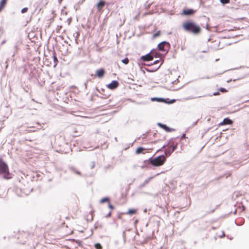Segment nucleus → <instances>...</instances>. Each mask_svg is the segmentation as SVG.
<instances>
[{"label":"nucleus","mask_w":249,"mask_h":249,"mask_svg":"<svg viewBox=\"0 0 249 249\" xmlns=\"http://www.w3.org/2000/svg\"><path fill=\"white\" fill-rule=\"evenodd\" d=\"M182 28L186 32L194 35L199 34L201 31L200 26L191 20L186 21L182 23Z\"/></svg>","instance_id":"obj_1"},{"label":"nucleus","mask_w":249,"mask_h":249,"mask_svg":"<svg viewBox=\"0 0 249 249\" xmlns=\"http://www.w3.org/2000/svg\"><path fill=\"white\" fill-rule=\"evenodd\" d=\"M0 174L6 179L12 178L8 165L0 158Z\"/></svg>","instance_id":"obj_2"},{"label":"nucleus","mask_w":249,"mask_h":249,"mask_svg":"<svg viewBox=\"0 0 249 249\" xmlns=\"http://www.w3.org/2000/svg\"><path fill=\"white\" fill-rule=\"evenodd\" d=\"M165 155H160L153 159H150L149 160V163L154 166H160L162 165L166 161Z\"/></svg>","instance_id":"obj_3"},{"label":"nucleus","mask_w":249,"mask_h":249,"mask_svg":"<svg viewBox=\"0 0 249 249\" xmlns=\"http://www.w3.org/2000/svg\"><path fill=\"white\" fill-rule=\"evenodd\" d=\"M158 47L160 51L166 53L170 49V45L168 42L162 41L158 45Z\"/></svg>","instance_id":"obj_4"},{"label":"nucleus","mask_w":249,"mask_h":249,"mask_svg":"<svg viewBox=\"0 0 249 249\" xmlns=\"http://www.w3.org/2000/svg\"><path fill=\"white\" fill-rule=\"evenodd\" d=\"M196 12V11L192 9H184L182 12L181 15H185V16H191L194 15Z\"/></svg>","instance_id":"obj_5"},{"label":"nucleus","mask_w":249,"mask_h":249,"mask_svg":"<svg viewBox=\"0 0 249 249\" xmlns=\"http://www.w3.org/2000/svg\"><path fill=\"white\" fill-rule=\"evenodd\" d=\"M141 59L144 61H149L153 59V56L151 53H148L145 55L141 56Z\"/></svg>","instance_id":"obj_6"},{"label":"nucleus","mask_w":249,"mask_h":249,"mask_svg":"<svg viewBox=\"0 0 249 249\" xmlns=\"http://www.w3.org/2000/svg\"><path fill=\"white\" fill-rule=\"evenodd\" d=\"M105 73V71L103 69L97 70L96 71L95 75L99 78H101L104 76Z\"/></svg>","instance_id":"obj_7"},{"label":"nucleus","mask_w":249,"mask_h":249,"mask_svg":"<svg viewBox=\"0 0 249 249\" xmlns=\"http://www.w3.org/2000/svg\"><path fill=\"white\" fill-rule=\"evenodd\" d=\"M118 85L119 83L117 81H113L107 85V87L111 89H113L117 88Z\"/></svg>","instance_id":"obj_8"},{"label":"nucleus","mask_w":249,"mask_h":249,"mask_svg":"<svg viewBox=\"0 0 249 249\" xmlns=\"http://www.w3.org/2000/svg\"><path fill=\"white\" fill-rule=\"evenodd\" d=\"M233 122L230 119L225 118L223 121L219 124L220 125H224L226 124H231Z\"/></svg>","instance_id":"obj_9"},{"label":"nucleus","mask_w":249,"mask_h":249,"mask_svg":"<svg viewBox=\"0 0 249 249\" xmlns=\"http://www.w3.org/2000/svg\"><path fill=\"white\" fill-rule=\"evenodd\" d=\"M147 152H148L147 149L142 147H138L136 151V153L137 154H140L141 153L144 154Z\"/></svg>","instance_id":"obj_10"},{"label":"nucleus","mask_w":249,"mask_h":249,"mask_svg":"<svg viewBox=\"0 0 249 249\" xmlns=\"http://www.w3.org/2000/svg\"><path fill=\"white\" fill-rule=\"evenodd\" d=\"M170 148H171V152H169L167 149H165V154L166 155V156L171 155V154L177 148V145L170 146Z\"/></svg>","instance_id":"obj_11"},{"label":"nucleus","mask_w":249,"mask_h":249,"mask_svg":"<svg viewBox=\"0 0 249 249\" xmlns=\"http://www.w3.org/2000/svg\"><path fill=\"white\" fill-rule=\"evenodd\" d=\"M158 125L161 128L164 129L167 132H171L172 130H173V129L170 128L167 126H166L165 124H162L161 123H159Z\"/></svg>","instance_id":"obj_12"},{"label":"nucleus","mask_w":249,"mask_h":249,"mask_svg":"<svg viewBox=\"0 0 249 249\" xmlns=\"http://www.w3.org/2000/svg\"><path fill=\"white\" fill-rule=\"evenodd\" d=\"M105 5V2L103 0H100L97 4V7L99 11H101Z\"/></svg>","instance_id":"obj_13"},{"label":"nucleus","mask_w":249,"mask_h":249,"mask_svg":"<svg viewBox=\"0 0 249 249\" xmlns=\"http://www.w3.org/2000/svg\"><path fill=\"white\" fill-rule=\"evenodd\" d=\"M137 212V210L136 209H129L127 212L126 213V214L129 215H132L136 213Z\"/></svg>","instance_id":"obj_14"},{"label":"nucleus","mask_w":249,"mask_h":249,"mask_svg":"<svg viewBox=\"0 0 249 249\" xmlns=\"http://www.w3.org/2000/svg\"><path fill=\"white\" fill-rule=\"evenodd\" d=\"M7 0H2L0 2V12L2 10V9L5 6Z\"/></svg>","instance_id":"obj_15"},{"label":"nucleus","mask_w":249,"mask_h":249,"mask_svg":"<svg viewBox=\"0 0 249 249\" xmlns=\"http://www.w3.org/2000/svg\"><path fill=\"white\" fill-rule=\"evenodd\" d=\"M53 61H54V66H56V65H57V63H58V59H57V57H56V56L55 53H53Z\"/></svg>","instance_id":"obj_16"},{"label":"nucleus","mask_w":249,"mask_h":249,"mask_svg":"<svg viewBox=\"0 0 249 249\" xmlns=\"http://www.w3.org/2000/svg\"><path fill=\"white\" fill-rule=\"evenodd\" d=\"M108 202L109 203V199L107 197H105V198H102L101 200H100V202L101 203H105V202Z\"/></svg>","instance_id":"obj_17"},{"label":"nucleus","mask_w":249,"mask_h":249,"mask_svg":"<svg viewBox=\"0 0 249 249\" xmlns=\"http://www.w3.org/2000/svg\"><path fill=\"white\" fill-rule=\"evenodd\" d=\"M122 62L124 64L126 65V64H128V63H129V59H128L127 57H126V58H125L124 59H123V60H122Z\"/></svg>","instance_id":"obj_18"},{"label":"nucleus","mask_w":249,"mask_h":249,"mask_svg":"<svg viewBox=\"0 0 249 249\" xmlns=\"http://www.w3.org/2000/svg\"><path fill=\"white\" fill-rule=\"evenodd\" d=\"M160 31H158L157 32L155 33L153 36V38H156L159 36H160Z\"/></svg>","instance_id":"obj_19"},{"label":"nucleus","mask_w":249,"mask_h":249,"mask_svg":"<svg viewBox=\"0 0 249 249\" xmlns=\"http://www.w3.org/2000/svg\"><path fill=\"white\" fill-rule=\"evenodd\" d=\"M95 248L96 249H102V247L101 246V245L99 243H96L95 244Z\"/></svg>","instance_id":"obj_20"},{"label":"nucleus","mask_w":249,"mask_h":249,"mask_svg":"<svg viewBox=\"0 0 249 249\" xmlns=\"http://www.w3.org/2000/svg\"><path fill=\"white\" fill-rule=\"evenodd\" d=\"M124 214V213H118L117 215V218L119 219H122V215Z\"/></svg>","instance_id":"obj_21"},{"label":"nucleus","mask_w":249,"mask_h":249,"mask_svg":"<svg viewBox=\"0 0 249 249\" xmlns=\"http://www.w3.org/2000/svg\"><path fill=\"white\" fill-rule=\"evenodd\" d=\"M230 0H220V2L222 4H227L230 2Z\"/></svg>","instance_id":"obj_22"},{"label":"nucleus","mask_w":249,"mask_h":249,"mask_svg":"<svg viewBox=\"0 0 249 249\" xmlns=\"http://www.w3.org/2000/svg\"><path fill=\"white\" fill-rule=\"evenodd\" d=\"M28 9V8H27V7L23 8L21 10V13H26V12H27Z\"/></svg>","instance_id":"obj_23"},{"label":"nucleus","mask_w":249,"mask_h":249,"mask_svg":"<svg viewBox=\"0 0 249 249\" xmlns=\"http://www.w3.org/2000/svg\"><path fill=\"white\" fill-rule=\"evenodd\" d=\"M219 90L222 92H227V90H226L225 89L221 88L219 89Z\"/></svg>","instance_id":"obj_24"},{"label":"nucleus","mask_w":249,"mask_h":249,"mask_svg":"<svg viewBox=\"0 0 249 249\" xmlns=\"http://www.w3.org/2000/svg\"><path fill=\"white\" fill-rule=\"evenodd\" d=\"M108 207L111 210H113L114 209V207L113 205H112L110 202L108 203Z\"/></svg>","instance_id":"obj_25"},{"label":"nucleus","mask_w":249,"mask_h":249,"mask_svg":"<svg viewBox=\"0 0 249 249\" xmlns=\"http://www.w3.org/2000/svg\"><path fill=\"white\" fill-rule=\"evenodd\" d=\"M112 215L111 212H110L106 216L107 217H110Z\"/></svg>","instance_id":"obj_26"},{"label":"nucleus","mask_w":249,"mask_h":249,"mask_svg":"<svg viewBox=\"0 0 249 249\" xmlns=\"http://www.w3.org/2000/svg\"><path fill=\"white\" fill-rule=\"evenodd\" d=\"M74 172H75L76 174H78V175H81V173H80L79 171H74Z\"/></svg>","instance_id":"obj_27"},{"label":"nucleus","mask_w":249,"mask_h":249,"mask_svg":"<svg viewBox=\"0 0 249 249\" xmlns=\"http://www.w3.org/2000/svg\"><path fill=\"white\" fill-rule=\"evenodd\" d=\"M213 95H215V96L218 95H219V93L218 92H216L213 93Z\"/></svg>","instance_id":"obj_28"},{"label":"nucleus","mask_w":249,"mask_h":249,"mask_svg":"<svg viewBox=\"0 0 249 249\" xmlns=\"http://www.w3.org/2000/svg\"><path fill=\"white\" fill-rule=\"evenodd\" d=\"M166 149H167L169 152H171V148H170V147L168 148H167Z\"/></svg>","instance_id":"obj_29"},{"label":"nucleus","mask_w":249,"mask_h":249,"mask_svg":"<svg viewBox=\"0 0 249 249\" xmlns=\"http://www.w3.org/2000/svg\"><path fill=\"white\" fill-rule=\"evenodd\" d=\"M185 137V134H183V135L181 136V138H184Z\"/></svg>","instance_id":"obj_30"},{"label":"nucleus","mask_w":249,"mask_h":249,"mask_svg":"<svg viewBox=\"0 0 249 249\" xmlns=\"http://www.w3.org/2000/svg\"><path fill=\"white\" fill-rule=\"evenodd\" d=\"M45 0L46 1V4H47L48 3V0Z\"/></svg>","instance_id":"obj_31"},{"label":"nucleus","mask_w":249,"mask_h":249,"mask_svg":"<svg viewBox=\"0 0 249 249\" xmlns=\"http://www.w3.org/2000/svg\"><path fill=\"white\" fill-rule=\"evenodd\" d=\"M2 127H0V131L1 130Z\"/></svg>","instance_id":"obj_32"},{"label":"nucleus","mask_w":249,"mask_h":249,"mask_svg":"<svg viewBox=\"0 0 249 249\" xmlns=\"http://www.w3.org/2000/svg\"><path fill=\"white\" fill-rule=\"evenodd\" d=\"M158 61H155V64L157 63Z\"/></svg>","instance_id":"obj_33"}]
</instances>
